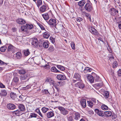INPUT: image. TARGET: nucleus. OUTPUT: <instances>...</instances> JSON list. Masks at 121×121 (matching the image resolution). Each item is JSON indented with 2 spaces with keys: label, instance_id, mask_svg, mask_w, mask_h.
I'll return each mask as SVG.
<instances>
[{
  "label": "nucleus",
  "instance_id": "11",
  "mask_svg": "<svg viewBox=\"0 0 121 121\" xmlns=\"http://www.w3.org/2000/svg\"><path fill=\"white\" fill-rule=\"evenodd\" d=\"M17 22L19 24L23 25L26 23V20L22 18H19L16 20Z\"/></svg>",
  "mask_w": 121,
  "mask_h": 121
},
{
  "label": "nucleus",
  "instance_id": "30",
  "mask_svg": "<svg viewBox=\"0 0 121 121\" xmlns=\"http://www.w3.org/2000/svg\"><path fill=\"white\" fill-rule=\"evenodd\" d=\"M19 81V78L17 77H14L12 80V82L15 83L16 84Z\"/></svg>",
  "mask_w": 121,
  "mask_h": 121
},
{
  "label": "nucleus",
  "instance_id": "18",
  "mask_svg": "<svg viewBox=\"0 0 121 121\" xmlns=\"http://www.w3.org/2000/svg\"><path fill=\"white\" fill-rule=\"evenodd\" d=\"M46 82H49L50 85H53V86L54 85V82L51 78H47L46 79Z\"/></svg>",
  "mask_w": 121,
  "mask_h": 121
},
{
  "label": "nucleus",
  "instance_id": "6",
  "mask_svg": "<svg viewBox=\"0 0 121 121\" xmlns=\"http://www.w3.org/2000/svg\"><path fill=\"white\" fill-rule=\"evenodd\" d=\"M73 116L74 120H78L79 119L80 116L79 113L76 112H74L73 113Z\"/></svg>",
  "mask_w": 121,
  "mask_h": 121
},
{
  "label": "nucleus",
  "instance_id": "21",
  "mask_svg": "<svg viewBox=\"0 0 121 121\" xmlns=\"http://www.w3.org/2000/svg\"><path fill=\"white\" fill-rule=\"evenodd\" d=\"M18 107L21 111H24L25 110L24 106L22 104H19L18 105Z\"/></svg>",
  "mask_w": 121,
  "mask_h": 121
},
{
  "label": "nucleus",
  "instance_id": "36",
  "mask_svg": "<svg viewBox=\"0 0 121 121\" xmlns=\"http://www.w3.org/2000/svg\"><path fill=\"white\" fill-rule=\"evenodd\" d=\"M36 3L37 5V6L38 8L42 4V1L40 0H38L37 2H36Z\"/></svg>",
  "mask_w": 121,
  "mask_h": 121
},
{
  "label": "nucleus",
  "instance_id": "48",
  "mask_svg": "<svg viewBox=\"0 0 121 121\" xmlns=\"http://www.w3.org/2000/svg\"><path fill=\"white\" fill-rule=\"evenodd\" d=\"M21 29L22 31L25 32L26 31L27 29L26 26H21Z\"/></svg>",
  "mask_w": 121,
  "mask_h": 121
},
{
  "label": "nucleus",
  "instance_id": "8",
  "mask_svg": "<svg viewBox=\"0 0 121 121\" xmlns=\"http://www.w3.org/2000/svg\"><path fill=\"white\" fill-rule=\"evenodd\" d=\"M118 11L117 10L114 8H112L110 10V13L113 16L117 15L118 14Z\"/></svg>",
  "mask_w": 121,
  "mask_h": 121
},
{
  "label": "nucleus",
  "instance_id": "5",
  "mask_svg": "<svg viewBox=\"0 0 121 121\" xmlns=\"http://www.w3.org/2000/svg\"><path fill=\"white\" fill-rule=\"evenodd\" d=\"M31 43L32 45L35 47H37L38 45L40 46L39 43H38V40L36 38L32 39L31 41Z\"/></svg>",
  "mask_w": 121,
  "mask_h": 121
},
{
  "label": "nucleus",
  "instance_id": "42",
  "mask_svg": "<svg viewBox=\"0 0 121 121\" xmlns=\"http://www.w3.org/2000/svg\"><path fill=\"white\" fill-rule=\"evenodd\" d=\"M56 66L60 69L61 71H63L65 70V68L64 67L61 65H57Z\"/></svg>",
  "mask_w": 121,
  "mask_h": 121
},
{
  "label": "nucleus",
  "instance_id": "1",
  "mask_svg": "<svg viewBox=\"0 0 121 121\" xmlns=\"http://www.w3.org/2000/svg\"><path fill=\"white\" fill-rule=\"evenodd\" d=\"M48 24L51 27H54L57 29L58 30H60L62 29L63 26H57V27L56 26V20L54 19H51L48 22Z\"/></svg>",
  "mask_w": 121,
  "mask_h": 121
},
{
  "label": "nucleus",
  "instance_id": "12",
  "mask_svg": "<svg viewBox=\"0 0 121 121\" xmlns=\"http://www.w3.org/2000/svg\"><path fill=\"white\" fill-rule=\"evenodd\" d=\"M26 76L24 75L20 76V79L21 81V83L22 84H23L26 82L27 81Z\"/></svg>",
  "mask_w": 121,
  "mask_h": 121
},
{
  "label": "nucleus",
  "instance_id": "41",
  "mask_svg": "<svg viewBox=\"0 0 121 121\" xmlns=\"http://www.w3.org/2000/svg\"><path fill=\"white\" fill-rule=\"evenodd\" d=\"M24 52L25 55L26 56H28L30 54V52L28 49L24 50Z\"/></svg>",
  "mask_w": 121,
  "mask_h": 121
},
{
  "label": "nucleus",
  "instance_id": "57",
  "mask_svg": "<svg viewBox=\"0 0 121 121\" xmlns=\"http://www.w3.org/2000/svg\"><path fill=\"white\" fill-rule=\"evenodd\" d=\"M82 20L81 17H78L77 18V20L78 22H80Z\"/></svg>",
  "mask_w": 121,
  "mask_h": 121
},
{
  "label": "nucleus",
  "instance_id": "9",
  "mask_svg": "<svg viewBox=\"0 0 121 121\" xmlns=\"http://www.w3.org/2000/svg\"><path fill=\"white\" fill-rule=\"evenodd\" d=\"M89 30L92 34L95 35H98V33L97 30L93 27H90L89 28Z\"/></svg>",
  "mask_w": 121,
  "mask_h": 121
},
{
  "label": "nucleus",
  "instance_id": "35",
  "mask_svg": "<svg viewBox=\"0 0 121 121\" xmlns=\"http://www.w3.org/2000/svg\"><path fill=\"white\" fill-rule=\"evenodd\" d=\"M103 95L105 98H108L109 96L108 92L107 91H105L104 92Z\"/></svg>",
  "mask_w": 121,
  "mask_h": 121
},
{
  "label": "nucleus",
  "instance_id": "19",
  "mask_svg": "<svg viewBox=\"0 0 121 121\" xmlns=\"http://www.w3.org/2000/svg\"><path fill=\"white\" fill-rule=\"evenodd\" d=\"M13 113L14 115L18 116H19L22 114L21 111L19 110H17L13 112Z\"/></svg>",
  "mask_w": 121,
  "mask_h": 121
},
{
  "label": "nucleus",
  "instance_id": "34",
  "mask_svg": "<svg viewBox=\"0 0 121 121\" xmlns=\"http://www.w3.org/2000/svg\"><path fill=\"white\" fill-rule=\"evenodd\" d=\"M38 115L34 113H32L30 114V115L29 117L30 118H36L38 117Z\"/></svg>",
  "mask_w": 121,
  "mask_h": 121
},
{
  "label": "nucleus",
  "instance_id": "26",
  "mask_svg": "<svg viewBox=\"0 0 121 121\" xmlns=\"http://www.w3.org/2000/svg\"><path fill=\"white\" fill-rule=\"evenodd\" d=\"M86 3L85 1L82 0L78 2V5L79 6L82 7L84 6V4Z\"/></svg>",
  "mask_w": 121,
  "mask_h": 121
},
{
  "label": "nucleus",
  "instance_id": "15",
  "mask_svg": "<svg viewBox=\"0 0 121 121\" xmlns=\"http://www.w3.org/2000/svg\"><path fill=\"white\" fill-rule=\"evenodd\" d=\"M57 78L59 80H64L66 79V77L65 75L61 74L58 75L57 76Z\"/></svg>",
  "mask_w": 121,
  "mask_h": 121
},
{
  "label": "nucleus",
  "instance_id": "61",
  "mask_svg": "<svg viewBox=\"0 0 121 121\" xmlns=\"http://www.w3.org/2000/svg\"><path fill=\"white\" fill-rule=\"evenodd\" d=\"M0 87L2 88H4L5 87V86L2 83H0Z\"/></svg>",
  "mask_w": 121,
  "mask_h": 121
},
{
  "label": "nucleus",
  "instance_id": "56",
  "mask_svg": "<svg viewBox=\"0 0 121 121\" xmlns=\"http://www.w3.org/2000/svg\"><path fill=\"white\" fill-rule=\"evenodd\" d=\"M93 102L94 104H96L97 101L98 102V100H96V99L94 98H92L91 100Z\"/></svg>",
  "mask_w": 121,
  "mask_h": 121
},
{
  "label": "nucleus",
  "instance_id": "24",
  "mask_svg": "<svg viewBox=\"0 0 121 121\" xmlns=\"http://www.w3.org/2000/svg\"><path fill=\"white\" fill-rule=\"evenodd\" d=\"M50 36V33L48 31H46L44 33L43 36V37L46 39H48Z\"/></svg>",
  "mask_w": 121,
  "mask_h": 121
},
{
  "label": "nucleus",
  "instance_id": "13",
  "mask_svg": "<svg viewBox=\"0 0 121 121\" xmlns=\"http://www.w3.org/2000/svg\"><path fill=\"white\" fill-rule=\"evenodd\" d=\"M7 106L8 109L9 110H13L16 108L14 104L12 103L7 104Z\"/></svg>",
  "mask_w": 121,
  "mask_h": 121
},
{
  "label": "nucleus",
  "instance_id": "38",
  "mask_svg": "<svg viewBox=\"0 0 121 121\" xmlns=\"http://www.w3.org/2000/svg\"><path fill=\"white\" fill-rule=\"evenodd\" d=\"M10 96L13 99H14L16 97V95L14 93H11L10 94Z\"/></svg>",
  "mask_w": 121,
  "mask_h": 121
},
{
  "label": "nucleus",
  "instance_id": "64",
  "mask_svg": "<svg viewBox=\"0 0 121 121\" xmlns=\"http://www.w3.org/2000/svg\"><path fill=\"white\" fill-rule=\"evenodd\" d=\"M40 27L42 30H45V28L43 26V25L42 24L41 25V26H40Z\"/></svg>",
  "mask_w": 121,
  "mask_h": 121
},
{
  "label": "nucleus",
  "instance_id": "63",
  "mask_svg": "<svg viewBox=\"0 0 121 121\" xmlns=\"http://www.w3.org/2000/svg\"><path fill=\"white\" fill-rule=\"evenodd\" d=\"M35 111L38 114L40 112L39 109L38 108L35 109Z\"/></svg>",
  "mask_w": 121,
  "mask_h": 121
},
{
  "label": "nucleus",
  "instance_id": "2",
  "mask_svg": "<svg viewBox=\"0 0 121 121\" xmlns=\"http://www.w3.org/2000/svg\"><path fill=\"white\" fill-rule=\"evenodd\" d=\"M73 79L72 80L73 83H75L77 81H82L81 76L78 73H74L73 77Z\"/></svg>",
  "mask_w": 121,
  "mask_h": 121
},
{
  "label": "nucleus",
  "instance_id": "29",
  "mask_svg": "<svg viewBox=\"0 0 121 121\" xmlns=\"http://www.w3.org/2000/svg\"><path fill=\"white\" fill-rule=\"evenodd\" d=\"M104 114L105 115V116L109 117L112 115V112L109 111H105L104 112Z\"/></svg>",
  "mask_w": 121,
  "mask_h": 121
},
{
  "label": "nucleus",
  "instance_id": "55",
  "mask_svg": "<svg viewBox=\"0 0 121 121\" xmlns=\"http://www.w3.org/2000/svg\"><path fill=\"white\" fill-rule=\"evenodd\" d=\"M117 74L119 76H121V69H119L117 72Z\"/></svg>",
  "mask_w": 121,
  "mask_h": 121
},
{
  "label": "nucleus",
  "instance_id": "22",
  "mask_svg": "<svg viewBox=\"0 0 121 121\" xmlns=\"http://www.w3.org/2000/svg\"><path fill=\"white\" fill-rule=\"evenodd\" d=\"M15 55L17 59H20L22 56L21 53L20 52H17Z\"/></svg>",
  "mask_w": 121,
  "mask_h": 121
},
{
  "label": "nucleus",
  "instance_id": "37",
  "mask_svg": "<svg viewBox=\"0 0 121 121\" xmlns=\"http://www.w3.org/2000/svg\"><path fill=\"white\" fill-rule=\"evenodd\" d=\"M36 85V83H34L33 84H29L27 85L25 87V88L26 89H29L31 87V86H33L34 87L35 86L34 85Z\"/></svg>",
  "mask_w": 121,
  "mask_h": 121
},
{
  "label": "nucleus",
  "instance_id": "14",
  "mask_svg": "<svg viewBox=\"0 0 121 121\" xmlns=\"http://www.w3.org/2000/svg\"><path fill=\"white\" fill-rule=\"evenodd\" d=\"M7 94V91L5 89L2 90L0 92V95L1 96H5Z\"/></svg>",
  "mask_w": 121,
  "mask_h": 121
},
{
  "label": "nucleus",
  "instance_id": "45",
  "mask_svg": "<svg viewBox=\"0 0 121 121\" xmlns=\"http://www.w3.org/2000/svg\"><path fill=\"white\" fill-rule=\"evenodd\" d=\"M101 108L102 109L104 110H107L108 109V106L104 104L103 105L101 106Z\"/></svg>",
  "mask_w": 121,
  "mask_h": 121
},
{
  "label": "nucleus",
  "instance_id": "27",
  "mask_svg": "<svg viewBox=\"0 0 121 121\" xmlns=\"http://www.w3.org/2000/svg\"><path fill=\"white\" fill-rule=\"evenodd\" d=\"M91 70L92 69L91 68L88 67H86L84 68L83 71L85 73H86L88 72H91Z\"/></svg>",
  "mask_w": 121,
  "mask_h": 121
},
{
  "label": "nucleus",
  "instance_id": "60",
  "mask_svg": "<svg viewBox=\"0 0 121 121\" xmlns=\"http://www.w3.org/2000/svg\"><path fill=\"white\" fill-rule=\"evenodd\" d=\"M50 39L51 41V42L53 43L55 42V39L53 38H51Z\"/></svg>",
  "mask_w": 121,
  "mask_h": 121
},
{
  "label": "nucleus",
  "instance_id": "58",
  "mask_svg": "<svg viewBox=\"0 0 121 121\" xmlns=\"http://www.w3.org/2000/svg\"><path fill=\"white\" fill-rule=\"evenodd\" d=\"M6 65L7 64L4 63V62L0 60V65Z\"/></svg>",
  "mask_w": 121,
  "mask_h": 121
},
{
  "label": "nucleus",
  "instance_id": "31",
  "mask_svg": "<svg viewBox=\"0 0 121 121\" xmlns=\"http://www.w3.org/2000/svg\"><path fill=\"white\" fill-rule=\"evenodd\" d=\"M42 15L44 19L45 20H47L49 18V16L47 13L42 14Z\"/></svg>",
  "mask_w": 121,
  "mask_h": 121
},
{
  "label": "nucleus",
  "instance_id": "17",
  "mask_svg": "<svg viewBox=\"0 0 121 121\" xmlns=\"http://www.w3.org/2000/svg\"><path fill=\"white\" fill-rule=\"evenodd\" d=\"M81 104L83 108H85L86 106V100L84 99H82L80 101Z\"/></svg>",
  "mask_w": 121,
  "mask_h": 121
},
{
  "label": "nucleus",
  "instance_id": "53",
  "mask_svg": "<svg viewBox=\"0 0 121 121\" xmlns=\"http://www.w3.org/2000/svg\"><path fill=\"white\" fill-rule=\"evenodd\" d=\"M87 102L88 104L89 105V106L92 107L93 105V104L92 102L91 101H87Z\"/></svg>",
  "mask_w": 121,
  "mask_h": 121
},
{
  "label": "nucleus",
  "instance_id": "51",
  "mask_svg": "<svg viewBox=\"0 0 121 121\" xmlns=\"http://www.w3.org/2000/svg\"><path fill=\"white\" fill-rule=\"evenodd\" d=\"M103 84V83L101 82L96 84V85L98 87L100 88L102 86Z\"/></svg>",
  "mask_w": 121,
  "mask_h": 121
},
{
  "label": "nucleus",
  "instance_id": "54",
  "mask_svg": "<svg viewBox=\"0 0 121 121\" xmlns=\"http://www.w3.org/2000/svg\"><path fill=\"white\" fill-rule=\"evenodd\" d=\"M48 50L50 52H52L54 50V48L52 47H50L49 48Z\"/></svg>",
  "mask_w": 121,
  "mask_h": 121
},
{
  "label": "nucleus",
  "instance_id": "3",
  "mask_svg": "<svg viewBox=\"0 0 121 121\" xmlns=\"http://www.w3.org/2000/svg\"><path fill=\"white\" fill-rule=\"evenodd\" d=\"M57 108L60 111L61 114L64 115H65L69 113L68 111L66 110L65 108L59 106Z\"/></svg>",
  "mask_w": 121,
  "mask_h": 121
},
{
  "label": "nucleus",
  "instance_id": "20",
  "mask_svg": "<svg viewBox=\"0 0 121 121\" xmlns=\"http://www.w3.org/2000/svg\"><path fill=\"white\" fill-rule=\"evenodd\" d=\"M53 111H50L47 113V116L48 118H50L54 116Z\"/></svg>",
  "mask_w": 121,
  "mask_h": 121
},
{
  "label": "nucleus",
  "instance_id": "43",
  "mask_svg": "<svg viewBox=\"0 0 121 121\" xmlns=\"http://www.w3.org/2000/svg\"><path fill=\"white\" fill-rule=\"evenodd\" d=\"M41 66L43 67L45 69L48 70L50 69V66L49 65H47L46 64H45L44 65L41 64Z\"/></svg>",
  "mask_w": 121,
  "mask_h": 121
},
{
  "label": "nucleus",
  "instance_id": "47",
  "mask_svg": "<svg viewBox=\"0 0 121 121\" xmlns=\"http://www.w3.org/2000/svg\"><path fill=\"white\" fill-rule=\"evenodd\" d=\"M43 93L46 95H49L50 94L49 93L48 90H44L42 91Z\"/></svg>",
  "mask_w": 121,
  "mask_h": 121
},
{
  "label": "nucleus",
  "instance_id": "7",
  "mask_svg": "<svg viewBox=\"0 0 121 121\" xmlns=\"http://www.w3.org/2000/svg\"><path fill=\"white\" fill-rule=\"evenodd\" d=\"M15 48L11 44H9L8 51L10 52L13 53L15 52Z\"/></svg>",
  "mask_w": 121,
  "mask_h": 121
},
{
  "label": "nucleus",
  "instance_id": "50",
  "mask_svg": "<svg viewBox=\"0 0 121 121\" xmlns=\"http://www.w3.org/2000/svg\"><path fill=\"white\" fill-rule=\"evenodd\" d=\"M72 49L74 50L75 49V45L74 43L73 42H72L70 43Z\"/></svg>",
  "mask_w": 121,
  "mask_h": 121
},
{
  "label": "nucleus",
  "instance_id": "23",
  "mask_svg": "<svg viewBox=\"0 0 121 121\" xmlns=\"http://www.w3.org/2000/svg\"><path fill=\"white\" fill-rule=\"evenodd\" d=\"M43 47L46 48H47L49 46V42L48 41L46 40L44 42L43 44Z\"/></svg>",
  "mask_w": 121,
  "mask_h": 121
},
{
  "label": "nucleus",
  "instance_id": "25",
  "mask_svg": "<svg viewBox=\"0 0 121 121\" xmlns=\"http://www.w3.org/2000/svg\"><path fill=\"white\" fill-rule=\"evenodd\" d=\"M95 111L99 116H104V114L98 109H95Z\"/></svg>",
  "mask_w": 121,
  "mask_h": 121
},
{
  "label": "nucleus",
  "instance_id": "28",
  "mask_svg": "<svg viewBox=\"0 0 121 121\" xmlns=\"http://www.w3.org/2000/svg\"><path fill=\"white\" fill-rule=\"evenodd\" d=\"M88 80L91 83H92L94 81L93 77L91 75H90L87 77Z\"/></svg>",
  "mask_w": 121,
  "mask_h": 121
},
{
  "label": "nucleus",
  "instance_id": "40",
  "mask_svg": "<svg viewBox=\"0 0 121 121\" xmlns=\"http://www.w3.org/2000/svg\"><path fill=\"white\" fill-rule=\"evenodd\" d=\"M26 26L27 29L30 30L33 27V26L32 25L26 24Z\"/></svg>",
  "mask_w": 121,
  "mask_h": 121
},
{
  "label": "nucleus",
  "instance_id": "33",
  "mask_svg": "<svg viewBox=\"0 0 121 121\" xmlns=\"http://www.w3.org/2000/svg\"><path fill=\"white\" fill-rule=\"evenodd\" d=\"M51 70V71L55 73H58L60 72V71L57 70L55 67H52Z\"/></svg>",
  "mask_w": 121,
  "mask_h": 121
},
{
  "label": "nucleus",
  "instance_id": "44",
  "mask_svg": "<svg viewBox=\"0 0 121 121\" xmlns=\"http://www.w3.org/2000/svg\"><path fill=\"white\" fill-rule=\"evenodd\" d=\"M26 71L24 69H21L18 71L19 73L20 74H24L26 73Z\"/></svg>",
  "mask_w": 121,
  "mask_h": 121
},
{
  "label": "nucleus",
  "instance_id": "49",
  "mask_svg": "<svg viewBox=\"0 0 121 121\" xmlns=\"http://www.w3.org/2000/svg\"><path fill=\"white\" fill-rule=\"evenodd\" d=\"M94 79L96 81H100L99 77L97 75H96L94 77Z\"/></svg>",
  "mask_w": 121,
  "mask_h": 121
},
{
  "label": "nucleus",
  "instance_id": "32",
  "mask_svg": "<svg viewBox=\"0 0 121 121\" xmlns=\"http://www.w3.org/2000/svg\"><path fill=\"white\" fill-rule=\"evenodd\" d=\"M79 69L81 70V71L82 72H83V70L84 69V65L82 63L80 64L79 65Z\"/></svg>",
  "mask_w": 121,
  "mask_h": 121
},
{
  "label": "nucleus",
  "instance_id": "16",
  "mask_svg": "<svg viewBox=\"0 0 121 121\" xmlns=\"http://www.w3.org/2000/svg\"><path fill=\"white\" fill-rule=\"evenodd\" d=\"M48 7L47 5H43L40 8V10L42 12H44L46 11Z\"/></svg>",
  "mask_w": 121,
  "mask_h": 121
},
{
  "label": "nucleus",
  "instance_id": "10",
  "mask_svg": "<svg viewBox=\"0 0 121 121\" xmlns=\"http://www.w3.org/2000/svg\"><path fill=\"white\" fill-rule=\"evenodd\" d=\"M80 82H78L75 84V86L76 87L80 89H82L84 87V84L81 81Z\"/></svg>",
  "mask_w": 121,
  "mask_h": 121
},
{
  "label": "nucleus",
  "instance_id": "62",
  "mask_svg": "<svg viewBox=\"0 0 121 121\" xmlns=\"http://www.w3.org/2000/svg\"><path fill=\"white\" fill-rule=\"evenodd\" d=\"M54 86L55 88H56V89L57 90V91L58 92H59L60 91V89L59 88H58L57 86L55 85H54Z\"/></svg>",
  "mask_w": 121,
  "mask_h": 121
},
{
  "label": "nucleus",
  "instance_id": "52",
  "mask_svg": "<svg viewBox=\"0 0 121 121\" xmlns=\"http://www.w3.org/2000/svg\"><path fill=\"white\" fill-rule=\"evenodd\" d=\"M73 115L70 116L68 118V120L69 121H74L73 119Z\"/></svg>",
  "mask_w": 121,
  "mask_h": 121
},
{
  "label": "nucleus",
  "instance_id": "4",
  "mask_svg": "<svg viewBox=\"0 0 121 121\" xmlns=\"http://www.w3.org/2000/svg\"><path fill=\"white\" fill-rule=\"evenodd\" d=\"M85 9L87 11L90 12L91 11L93 7L90 3H86L84 6Z\"/></svg>",
  "mask_w": 121,
  "mask_h": 121
},
{
  "label": "nucleus",
  "instance_id": "46",
  "mask_svg": "<svg viewBox=\"0 0 121 121\" xmlns=\"http://www.w3.org/2000/svg\"><path fill=\"white\" fill-rule=\"evenodd\" d=\"M7 48V47L5 46H4L1 47L0 48V50L1 52H4L6 50Z\"/></svg>",
  "mask_w": 121,
  "mask_h": 121
},
{
  "label": "nucleus",
  "instance_id": "39",
  "mask_svg": "<svg viewBox=\"0 0 121 121\" xmlns=\"http://www.w3.org/2000/svg\"><path fill=\"white\" fill-rule=\"evenodd\" d=\"M49 108L46 107H43L41 108V110L42 112L44 113H46V112L49 110Z\"/></svg>",
  "mask_w": 121,
  "mask_h": 121
},
{
  "label": "nucleus",
  "instance_id": "59",
  "mask_svg": "<svg viewBox=\"0 0 121 121\" xmlns=\"http://www.w3.org/2000/svg\"><path fill=\"white\" fill-rule=\"evenodd\" d=\"M112 65L114 67L117 66V63L116 62H113Z\"/></svg>",
  "mask_w": 121,
  "mask_h": 121
}]
</instances>
